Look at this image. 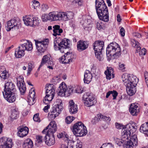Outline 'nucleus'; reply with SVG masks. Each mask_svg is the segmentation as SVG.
<instances>
[{
  "mask_svg": "<svg viewBox=\"0 0 148 148\" xmlns=\"http://www.w3.org/2000/svg\"><path fill=\"white\" fill-rule=\"evenodd\" d=\"M123 82L126 87L127 93L128 95L132 96L136 92L135 87L138 82L137 77L133 75L128 76L126 74L122 76Z\"/></svg>",
  "mask_w": 148,
  "mask_h": 148,
  "instance_id": "nucleus-1",
  "label": "nucleus"
},
{
  "mask_svg": "<svg viewBox=\"0 0 148 148\" xmlns=\"http://www.w3.org/2000/svg\"><path fill=\"white\" fill-rule=\"evenodd\" d=\"M70 42V40L66 38H56L54 41V48L55 50H59L61 52L64 53L65 50L69 47Z\"/></svg>",
  "mask_w": 148,
  "mask_h": 148,
  "instance_id": "nucleus-2",
  "label": "nucleus"
},
{
  "mask_svg": "<svg viewBox=\"0 0 148 148\" xmlns=\"http://www.w3.org/2000/svg\"><path fill=\"white\" fill-rule=\"evenodd\" d=\"M106 55L108 57L112 56L117 58L121 54V49L119 45L116 42L109 45L106 48Z\"/></svg>",
  "mask_w": 148,
  "mask_h": 148,
  "instance_id": "nucleus-3",
  "label": "nucleus"
},
{
  "mask_svg": "<svg viewBox=\"0 0 148 148\" xmlns=\"http://www.w3.org/2000/svg\"><path fill=\"white\" fill-rule=\"evenodd\" d=\"M71 128L73 134L77 136H83L87 133L86 127L81 122L75 123Z\"/></svg>",
  "mask_w": 148,
  "mask_h": 148,
  "instance_id": "nucleus-4",
  "label": "nucleus"
},
{
  "mask_svg": "<svg viewBox=\"0 0 148 148\" xmlns=\"http://www.w3.org/2000/svg\"><path fill=\"white\" fill-rule=\"evenodd\" d=\"M100 7L96 8V12L99 18L105 22L109 21V13L107 7L104 4Z\"/></svg>",
  "mask_w": 148,
  "mask_h": 148,
  "instance_id": "nucleus-5",
  "label": "nucleus"
},
{
  "mask_svg": "<svg viewBox=\"0 0 148 148\" xmlns=\"http://www.w3.org/2000/svg\"><path fill=\"white\" fill-rule=\"evenodd\" d=\"M73 89L72 87H67L66 84L64 82H62L60 84L58 94V95L61 96H65L66 94L69 95L73 92Z\"/></svg>",
  "mask_w": 148,
  "mask_h": 148,
  "instance_id": "nucleus-6",
  "label": "nucleus"
},
{
  "mask_svg": "<svg viewBox=\"0 0 148 148\" xmlns=\"http://www.w3.org/2000/svg\"><path fill=\"white\" fill-rule=\"evenodd\" d=\"M83 99L84 101L85 105L88 107L94 105L97 103L95 96L88 92L84 94L83 96Z\"/></svg>",
  "mask_w": 148,
  "mask_h": 148,
  "instance_id": "nucleus-7",
  "label": "nucleus"
},
{
  "mask_svg": "<svg viewBox=\"0 0 148 148\" xmlns=\"http://www.w3.org/2000/svg\"><path fill=\"white\" fill-rule=\"evenodd\" d=\"M21 24V20L18 17H14L7 22L6 30L8 31L11 29H18Z\"/></svg>",
  "mask_w": 148,
  "mask_h": 148,
  "instance_id": "nucleus-8",
  "label": "nucleus"
},
{
  "mask_svg": "<svg viewBox=\"0 0 148 148\" xmlns=\"http://www.w3.org/2000/svg\"><path fill=\"white\" fill-rule=\"evenodd\" d=\"M49 40L46 39L42 41H36L35 44L38 52L43 53L46 50L49 43Z\"/></svg>",
  "mask_w": 148,
  "mask_h": 148,
  "instance_id": "nucleus-9",
  "label": "nucleus"
},
{
  "mask_svg": "<svg viewBox=\"0 0 148 148\" xmlns=\"http://www.w3.org/2000/svg\"><path fill=\"white\" fill-rule=\"evenodd\" d=\"M57 129V125L54 121L51 122L49 125L42 132V133L48 135H54Z\"/></svg>",
  "mask_w": 148,
  "mask_h": 148,
  "instance_id": "nucleus-10",
  "label": "nucleus"
},
{
  "mask_svg": "<svg viewBox=\"0 0 148 148\" xmlns=\"http://www.w3.org/2000/svg\"><path fill=\"white\" fill-rule=\"evenodd\" d=\"M17 86L18 88L21 95H23L26 91V87L24 83L23 78L20 76L17 78Z\"/></svg>",
  "mask_w": 148,
  "mask_h": 148,
  "instance_id": "nucleus-11",
  "label": "nucleus"
},
{
  "mask_svg": "<svg viewBox=\"0 0 148 148\" xmlns=\"http://www.w3.org/2000/svg\"><path fill=\"white\" fill-rule=\"evenodd\" d=\"M13 145L12 140L3 137L0 138V146L2 148H12Z\"/></svg>",
  "mask_w": 148,
  "mask_h": 148,
  "instance_id": "nucleus-12",
  "label": "nucleus"
},
{
  "mask_svg": "<svg viewBox=\"0 0 148 148\" xmlns=\"http://www.w3.org/2000/svg\"><path fill=\"white\" fill-rule=\"evenodd\" d=\"M16 91L14 84L10 81H6L4 85V91L3 92H15Z\"/></svg>",
  "mask_w": 148,
  "mask_h": 148,
  "instance_id": "nucleus-13",
  "label": "nucleus"
},
{
  "mask_svg": "<svg viewBox=\"0 0 148 148\" xmlns=\"http://www.w3.org/2000/svg\"><path fill=\"white\" fill-rule=\"evenodd\" d=\"M138 145V139L137 136L134 134L131 136L129 141H128L125 144L126 148H133V147Z\"/></svg>",
  "mask_w": 148,
  "mask_h": 148,
  "instance_id": "nucleus-14",
  "label": "nucleus"
},
{
  "mask_svg": "<svg viewBox=\"0 0 148 148\" xmlns=\"http://www.w3.org/2000/svg\"><path fill=\"white\" fill-rule=\"evenodd\" d=\"M73 55L70 52H67L64 55L59 58L60 62L62 63H68L73 61Z\"/></svg>",
  "mask_w": 148,
  "mask_h": 148,
  "instance_id": "nucleus-15",
  "label": "nucleus"
},
{
  "mask_svg": "<svg viewBox=\"0 0 148 148\" xmlns=\"http://www.w3.org/2000/svg\"><path fill=\"white\" fill-rule=\"evenodd\" d=\"M62 110V107L61 106H60L59 109L54 107L53 111L49 113L48 116L49 118L51 119H54L56 116L59 115Z\"/></svg>",
  "mask_w": 148,
  "mask_h": 148,
  "instance_id": "nucleus-16",
  "label": "nucleus"
},
{
  "mask_svg": "<svg viewBox=\"0 0 148 148\" xmlns=\"http://www.w3.org/2000/svg\"><path fill=\"white\" fill-rule=\"evenodd\" d=\"M4 98L8 102L10 103L14 102L16 100L15 92H2Z\"/></svg>",
  "mask_w": 148,
  "mask_h": 148,
  "instance_id": "nucleus-17",
  "label": "nucleus"
},
{
  "mask_svg": "<svg viewBox=\"0 0 148 148\" xmlns=\"http://www.w3.org/2000/svg\"><path fill=\"white\" fill-rule=\"evenodd\" d=\"M88 46V41L80 40L77 42V49L79 51H82L87 49Z\"/></svg>",
  "mask_w": 148,
  "mask_h": 148,
  "instance_id": "nucleus-18",
  "label": "nucleus"
},
{
  "mask_svg": "<svg viewBox=\"0 0 148 148\" xmlns=\"http://www.w3.org/2000/svg\"><path fill=\"white\" fill-rule=\"evenodd\" d=\"M18 132L17 134L21 137L26 136L29 132L28 128L26 126H20L17 128Z\"/></svg>",
  "mask_w": 148,
  "mask_h": 148,
  "instance_id": "nucleus-19",
  "label": "nucleus"
},
{
  "mask_svg": "<svg viewBox=\"0 0 148 148\" xmlns=\"http://www.w3.org/2000/svg\"><path fill=\"white\" fill-rule=\"evenodd\" d=\"M45 138V143L48 146H51L55 144V140L54 135L46 134Z\"/></svg>",
  "mask_w": 148,
  "mask_h": 148,
  "instance_id": "nucleus-20",
  "label": "nucleus"
},
{
  "mask_svg": "<svg viewBox=\"0 0 148 148\" xmlns=\"http://www.w3.org/2000/svg\"><path fill=\"white\" fill-rule=\"evenodd\" d=\"M23 41L24 43L23 44L21 45V47H22L23 49L27 51H31L33 49L32 44V42L27 40L23 39L22 40Z\"/></svg>",
  "mask_w": 148,
  "mask_h": 148,
  "instance_id": "nucleus-21",
  "label": "nucleus"
},
{
  "mask_svg": "<svg viewBox=\"0 0 148 148\" xmlns=\"http://www.w3.org/2000/svg\"><path fill=\"white\" fill-rule=\"evenodd\" d=\"M139 110V108L135 103L131 104L129 109L130 114L133 116H136L138 114Z\"/></svg>",
  "mask_w": 148,
  "mask_h": 148,
  "instance_id": "nucleus-22",
  "label": "nucleus"
},
{
  "mask_svg": "<svg viewBox=\"0 0 148 148\" xmlns=\"http://www.w3.org/2000/svg\"><path fill=\"white\" fill-rule=\"evenodd\" d=\"M93 46L95 51H101L104 46V42L102 41H97L93 44Z\"/></svg>",
  "mask_w": 148,
  "mask_h": 148,
  "instance_id": "nucleus-23",
  "label": "nucleus"
},
{
  "mask_svg": "<svg viewBox=\"0 0 148 148\" xmlns=\"http://www.w3.org/2000/svg\"><path fill=\"white\" fill-rule=\"evenodd\" d=\"M35 95V92L34 90L33 89H31L30 90L29 95L28 96L27 100L29 105H33L34 103Z\"/></svg>",
  "mask_w": 148,
  "mask_h": 148,
  "instance_id": "nucleus-24",
  "label": "nucleus"
},
{
  "mask_svg": "<svg viewBox=\"0 0 148 148\" xmlns=\"http://www.w3.org/2000/svg\"><path fill=\"white\" fill-rule=\"evenodd\" d=\"M69 111L71 114L76 113L78 111L77 106L75 104L74 102L72 100H71L69 102Z\"/></svg>",
  "mask_w": 148,
  "mask_h": 148,
  "instance_id": "nucleus-25",
  "label": "nucleus"
},
{
  "mask_svg": "<svg viewBox=\"0 0 148 148\" xmlns=\"http://www.w3.org/2000/svg\"><path fill=\"white\" fill-rule=\"evenodd\" d=\"M51 13L52 21L63 20V12H60L56 13L54 12Z\"/></svg>",
  "mask_w": 148,
  "mask_h": 148,
  "instance_id": "nucleus-26",
  "label": "nucleus"
},
{
  "mask_svg": "<svg viewBox=\"0 0 148 148\" xmlns=\"http://www.w3.org/2000/svg\"><path fill=\"white\" fill-rule=\"evenodd\" d=\"M92 77V75L91 72L88 70H86L84 75V83L89 84L91 81Z\"/></svg>",
  "mask_w": 148,
  "mask_h": 148,
  "instance_id": "nucleus-27",
  "label": "nucleus"
},
{
  "mask_svg": "<svg viewBox=\"0 0 148 148\" xmlns=\"http://www.w3.org/2000/svg\"><path fill=\"white\" fill-rule=\"evenodd\" d=\"M131 131H130V130L126 129L122 133L121 136L123 141L127 143L129 137L131 136Z\"/></svg>",
  "mask_w": 148,
  "mask_h": 148,
  "instance_id": "nucleus-28",
  "label": "nucleus"
},
{
  "mask_svg": "<svg viewBox=\"0 0 148 148\" xmlns=\"http://www.w3.org/2000/svg\"><path fill=\"white\" fill-rule=\"evenodd\" d=\"M53 34L55 36H56L57 35H60V34L63 32L62 29L60 28L59 25H55L53 26Z\"/></svg>",
  "mask_w": 148,
  "mask_h": 148,
  "instance_id": "nucleus-29",
  "label": "nucleus"
},
{
  "mask_svg": "<svg viewBox=\"0 0 148 148\" xmlns=\"http://www.w3.org/2000/svg\"><path fill=\"white\" fill-rule=\"evenodd\" d=\"M33 17L32 16L26 15L23 17V20L24 24L26 25L32 26Z\"/></svg>",
  "mask_w": 148,
  "mask_h": 148,
  "instance_id": "nucleus-30",
  "label": "nucleus"
},
{
  "mask_svg": "<svg viewBox=\"0 0 148 148\" xmlns=\"http://www.w3.org/2000/svg\"><path fill=\"white\" fill-rule=\"evenodd\" d=\"M25 54L24 49H23L21 46H19L18 49H16L15 55L17 58H21L23 57Z\"/></svg>",
  "mask_w": 148,
  "mask_h": 148,
  "instance_id": "nucleus-31",
  "label": "nucleus"
},
{
  "mask_svg": "<svg viewBox=\"0 0 148 148\" xmlns=\"http://www.w3.org/2000/svg\"><path fill=\"white\" fill-rule=\"evenodd\" d=\"M0 77L4 79H8L9 77L8 73L5 69L3 66L0 69Z\"/></svg>",
  "mask_w": 148,
  "mask_h": 148,
  "instance_id": "nucleus-32",
  "label": "nucleus"
},
{
  "mask_svg": "<svg viewBox=\"0 0 148 148\" xmlns=\"http://www.w3.org/2000/svg\"><path fill=\"white\" fill-rule=\"evenodd\" d=\"M63 20L67 21L68 20L72 19L74 16L73 13L71 11H67L66 12H63Z\"/></svg>",
  "mask_w": 148,
  "mask_h": 148,
  "instance_id": "nucleus-33",
  "label": "nucleus"
},
{
  "mask_svg": "<svg viewBox=\"0 0 148 148\" xmlns=\"http://www.w3.org/2000/svg\"><path fill=\"white\" fill-rule=\"evenodd\" d=\"M33 146V143L31 139L27 138L25 140L23 145L24 148H32Z\"/></svg>",
  "mask_w": 148,
  "mask_h": 148,
  "instance_id": "nucleus-34",
  "label": "nucleus"
},
{
  "mask_svg": "<svg viewBox=\"0 0 148 148\" xmlns=\"http://www.w3.org/2000/svg\"><path fill=\"white\" fill-rule=\"evenodd\" d=\"M140 131L143 133L148 134V122L142 124L140 128Z\"/></svg>",
  "mask_w": 148,
  "mask_h": 148,
  "instance_id": "nucleus-35",
  "label": "nucleus"
},
{
  "mask_svg": "<svg viewBox=\"0 0 148 148\" xmlns=\"http://www.w3.org/2000/svg\"><path fill=\"white\" fill-rule=\"evenodd\" d=\"M52 13L50 12L48 14H44L42 16V19L43 22H46L48 20H52Z\"/></svg>",
  "mask_w": 148,
  "mask_h": 148,
  "instance_id": "nucleus-36",
  "label": "nucleus"
},
{
  "mask_svg": "<svg viewBox=\"0 0 148 148\" xmlns=\"http://www.w3.org/2000/svg\"><path fill=\"white\" fill-rule=\"evenodd\" d=\"M42 60L45 63H47L49 65H51L53 63V61L52 60V58L50 55L44 56Z\"/></svg>",
  "mask_w": 148,
  "mask_h": 148,
  "instance_id": "nucleus-37",
  "label": "nucleus"
},
{
  "mask_svg": "<svg viewBox=\"0 0 148 148\" xmlns=\"http://www.w3.org/2000/svg\"><path fill=\"white\" fill-rule=\"evenodd\" d=\"M19 111L16 109L12 110L10 117L12 119H16L19 116Z\"/></svg>",
  "mask_w": 148,
  "mask_h": 148,
  "instance_id": "nucleus-38",
  "label": "nucleus"
},
{
  "mask_svg": "<svg viewBox=\"0 0 148 148\" xmlns=\"http://www.w3.org/2000/svg\"><path fill=\"white\" fill-rule=\"evenodd\" d=\"M113 72V69L112 68H107V71L105 72V74L106 75V79H111V74H112Z\"/></svg>",
  "mask_w": 148,
  "mask_h": 148,
  "instance_id": "nucleus-39",
  "label": "nucleus"
},
{
  "mask_svg": "<svg viewBox=\"0 0 148 148\" xmlns=\"http://www.w3.org/2000/svg\"><path fill=\"white\" fill-rule=\"evenodd\" d=\"M131 43L133 47L137 48V50L141 49V47L140 46V44L137 41L134 39H132L131 40Z\"/></svg>",
  "mask_w": 148,
  "mask_h": 148,
  "instance_id": "nucleus-40",
  "label": "nucleus"
},
{
  "mask_svg": "<svg viewBox=\"0 0 148 148\" xmlns=\"http://www.w3.org/2000/svg\"><path fill=\"white\" fill-rule=\"evenodd\" d=\"M53 93H52V95H49L47 96V97L46 96L44 98V99L43 100V102L46 104H47L50 101H52L54 96V95H53Z\"/></svg>",
  "mask_w": 148,
  "mask_h": 148,
  "instance_id": "nucleus-41",
  "label": "nucleus"
},
{
  "mask_svg": "<svg viewBox=\"0 0 148 148\" xmlns=\"http://www.w3.org/2000/svg\"><path fill=\"white\" fill-rule=\"evenodd\" d=\"M53 93H52V95H49L47 96V97L46 96L44 98V99L43 100V102L46 104H47L50 101H52L54 96V95H53Z\"/></svg>",
  "mask_w": 148,
  "mask_h": 148,
  "instance_id": "nucleus-42",
  "label": "nucleus"
},
{
  "mask_svg": "<svg viewBox=\"0 0 148 148\" xmlns=\"http://www.w3.org/2000/svg\"><path fill=\"white\" fill-rule=\"evenodd\" d=\"M35 65L34 63L33 62H30L28 64V69L27 75H29L33 69Z\"/></svg>",
  "mask_w": 148,
  "mask_h": 148,
  "instance_id": "nucleus-43",
  "label": "nucleus"
},
{
  "mask_svg": "<svg viewBox=\"0 0 148 148\" xmlns=\"http://www.w3.org/2000/svg\"><path fill=\"white\" fill-rule=\"evenodd\" d=\"M55 105L54 107L57 108H60V106L62 107V110L63 109V105L62 103V101L60 99H57L55 102Z\"/></svg>",
  "mask_w": 148,
  "mask_h": 148,
  "instance_id": "nucleus-44",
  "label": "nucleus"
},
{
  "mask_svg": "<svg viewBox=\"0 0 148 148\" xmlns=\"http://www.w3.org/2000/svg\"><path fill=\"white\" fill-rule=\"evenodd\" d=\"M95 3V8L102 6L101 5L103 4L106 5L103 0H96Z\"/></svg>",
  "mask_w": 148,
  "mask_h": 148,
  "instance_id": "nucleus-45",
  "label": "nucleus"
},
{
  "mask_svg": "<svg viewBox=\"0 0 148 148\" xmlns=\"http://www.w3.org/2000/svg\"><path fill=\"white\" fill-rule=\"evenodd\" d=\"M73 88L74 89L73 91V92L81 93L83 92L84 90V89L82 87L79 86H78L76 88Z\"/></svg>",
  "mask_w": 148,
  "mask_h": 148,
  "instance_id": "nucleus-46",
  "label": "nucleus"
},
{
  "mask_svg": "<svg viewBox=\"0 0 148 148\" xmlns=\"http://www.w3.org/2000/svg\"><path fill=\"white\" fill-rule=\"evenodd\" d=\"M95 53L97 58L100 61L103 60V58L102 55H101V51H95Z\"/></svg>",
  "mask_w": 148,
  "mask_h": 148,
  "instance_id": "nucleus-47",
  "label": "nucleus"
},
{
  "mask_svg": "<svg viewBox=\"0 0 148 148\" xmlns=\"http://www.w3.org/2000/svg\"><path fill=\"white\" fill-rule=\"evenodd\" d=\"M114 141L116 144L119 146H121L123 143H125V142H124L122 140V138L120 139L117 138H115Z\"/></svg>",
  "mask_w": 148,
  "mask_h": 148,
  "instance_id": "nucleus-48",
  "label": "nucleus"
},
{
  "mask_svg": "<svg viewBox=\"0 0 148 148\" xmlns=\"http://www.w3.org/2000/svg\"><path fill=\"white\" fill-rule=\"evenodd\" d=\"M33 20L32 22L33 24L32 25V26L34 27L38 25L39 23H40L38 18L37 17H33Z\"/></svg>",
  "mask_w": 148,
  "mask_h": 148,
  "instance_id": "nucleus-49",
  "label": "nucleus"
},
{
  "mask_svg": "<svg viewBox=\"0 0 148 148\" xmlns=\"http://www.w3.org/2000/svg\"><path fill=\"white\" fill-rule=\"evenodd\" d=\"M32 5L35 9H36L37 8L39 7L40 5V3L38 1L33 0L32 1Z\"/></svg>",
  "mask_w": 148,
  "mask_h": 148,
  "instance_id": "nucleus-50",
  "label": "nucleus"
},
{
  "mask_svg": "<svg viewBox=\"0 0 148 148\" xmlns=\"http://www.w3.org/2000/svg\"><path fill=\"white\" fill-rule=\"evenodd\" d=\"M74 118L73 116H69L67 117L65 119L66 122L67 123H70L74 119Z\"/></svg>",
  "mask_w": 148,
  "mask_h": 148,
  "instance_id": "nucleus-51",
  "label": "nucleus"
},
{
  "mask_svg": "<svg viewBox=\"0 0 148 148\" xmlns=\"http://www.w3.org/2000/svg\"><path fill=\"white\" fill-rule=\"evenodd\" d=\"M60 79L59 76H56L53 77L52 80V82L55 84L58 83Z\"/></svg>",
  "mask_w": 148,
  "mask_h": 148,
  "instance_id": "nucleus-52",
  "label": "nucleus"
},
{
  "mask_svg": "<svg viewBox=\"0 0 148 148\" xmlns=\"http://www.w3.org/2000/svg\"><path fill=\"white\" fill-rule=\"evenodd\" d=\"M39 116V113H37L34 115L33 119L34 121L38 122H40V120Z\"/></svg>",
  "mask_w": 148,
  "mask_h": 148,
  "instance_id": "nucleus-53",
  "label": "nucleus"
},
{
  "mask_svg": "<svg viewBox=\"0 0 148 148\" xmlns=\"http://www.w3.org/2000/svg\"><path fill=\"white\" fill-rule=\"evenodd\" d=\"M36 141L38 143H41L43 140L42 137L40 136H36Z\"/></svg>",
  "mask_w": 148,
  "mask_h": 148,
  "instance_id": "nucleus-54",
  "label": "nucleus"
},
{
  "mask_svg": "<svg viewBox=\"0 0 148 148\" xmlns=\"http://www.w3.org/2000/svg\"><path fill=\"white\" fill-rule=\"evenodd\" d=\"M115 125L116 128L119 129H124V128H125L123 125L122 124L118 123H116L115 124Z\"/></svg>",
  "mask_w": 148,
  "mask_h": 148,
  "instance_id": "nucleus-55",
  "label": "nucleus"
},
{
  "mask_svg": "<svg viewBox=\"0 0 148 148\" xmlns=\"http://www.w3.org/2000/svg\"><path fill=\"white\" fill-rule=\"evenodd\" d=\"M112 91V93H111V95H112L113 98V99L114 100L116 99L117 96L118 95V93L115 90H111Z\"/></svg>",
  "mask_w": 148,
  "mask_h": 148,
  "instance_id": "nucleus-56",
  "label": "nucleus"
},
{
  "mask_svg": "<svg viewBox=\"0 0 148 148\" xmlns=\"http://www.w3.org/2000/svg\"><path fill=\"white\" fill-rule=\"evenodd\" d=\"M102 23L100 21L96 23V25L97 26V28L98 30H100L103 28V26L102 25Z\"/></svg>",
  "mask_w": 148,
  "mask_h": 148,
  "instance_id": "nucleus-57",
  "label": "nucleus"
},
{
  "mask_svg": "<svg viewBox=\"0 0 148 148\" xmlns=\"http://www.w3.org/2000/svg\"><path fill=\"white\" fill-rule=\"evenodd\" d=\"M103 117V115L101 114H98L95 118V119L96 121H99L101 119H102Z\"/></svg>",
  "mask_w": 148,
  "mask_h": 148,
  "instance_id": "nucleus-58",
  "label": "nucleus"
},
{
  "mask_svg": "<svg viewBox=\"0 0 148 148\" xmlns=\"http://www.w3.org/2000/svg\"><path fill=\"white\" fill-rule=\"evenodd\" d=\"M69 25L71 27L74 29L76 27V25L75 22L73 20H71L69 22Z\"/></svg>",
  "mask_w": 148,
  "mask_h": 148,
  "instance_id": "nucleus-59",
  "label": "nucleus"
},
{
  "mask_svg": "<svg viewBox=\"0 0 148 148\" xmlns=\"http://www.w3.org/2000/svg\"><path fill=\"white\" fill-rule=\"evenodd\" d=\"M66 133L64 132H60L58 133L57 135L58 137V138H62L65 136Z\"/></svg>",
  "mask_w": 148,
  "mask_h": 148,
  "instance_id": "nucleus-60",
  "label": "nucleus"
},
{
  "mask_svg": "<svg viewBox=\"0 0 148 148\" xmlns=\"http://www.w3.org/2000/svg\"><path fill=\"white\" fill-rule=\"evenodd\" d=\"M55 90H51V91L49 90L48 91H46V97H47V96H48L49 95H52V93H53V95H54L55 94Z\"/></svg>",
  "mask_w": 148,
  "mask_h": 148,
  "instance_id": "nucleus-61",
  "label": "nucleus"
},
{
  "mask_svg": "<svg viewBox=\"0 0 148 148\" xmlns=\"http://www.w3.org/2000/svg\"><path fill=\"white\" fill-rule=\"evenodd\" d=\"M48 8V5L45 4H43L41 5L42 10L44 11L47 10Z\"/></svg>",
  "mask_w": 148,
  "mask_h": 148,
  "instance_id": "nucleus-62",
  "label": "nucleus"
},
{
  "mask_svg": "<svg viewBox=\"0 0 148 148\" xmlns=\"http://www.w3.org/2000/svg\"><path fill=\"white\" fill-rule=\"evenodd\" d=\"M120 33L121 36L123 37L125 35V31L123 27H121L120 29Z\"/></svg>",
  "mask_w": 148,
  "mask_h": 148,
  "instance_id": "nucleus-63",
  "label": "nucleus"
},
{
  "mask_svg": "<svg viewBox=\"0 0 148 148\" xmlns=\"http://www.w3.org/2000/svg\"><path fill=\"white\" fill-rule=\"evenodd\" d=\"M146 49L145 48H143L139 52V54L140 55H144L145 54Z\"/></svg>",
  "mask_w": 148,
  "mask_h": 148,
  "instance_id": "nucleus-64",
  "label": "nucleus"
}]
</instances>
